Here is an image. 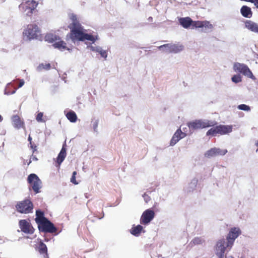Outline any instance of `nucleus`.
Instances as JSON below:
<instances>
[{
  "label": "nucleus",
  "mask_w": 258,
  "mask_h": 258,
  "mask_svg": "<svg viewBox=\"0 0 258 258\" xmlns=\"http://www.w3.org/2000/svg\"><path fill=\"white\" fill-rule=\"evenodd\" d=\"M70 29L71 30L70 33V38L74 41L79 40L84 41L87 40L93 42L96 41V39L93 35L85 33L84 32V29L82 26Z\"/></svg>",
  "instance_id": "1"
},
{
  "label": "nucleus",
  "mask_w": 258,
  "mask_h": 258,
  "mask_svg": "<svg viewBox=\"0 0 258 258\" xmlns=\"http://www.w3.org/2000/svg\"><path fill=\"white\" fill-rule=\"evenodd\" d=\"M24 38L27 40L37 39L40 35V30L35 24H30L27 25L23 33Z\"/></svg>",
  "instance_id": "2"
},
{
  "label": "nucleus",
  "mask_w": 258,
  "mask_h": 258,
  "mask_svg": "<svg viewBox=\"0 0 258 258\" xmlns=\"http://www.w3.org/2000/svg\"><path fill=\"white\" fill-rule=\"evenodd\" d=\"M33 204L29 199L20 201L16 205L17 211L21 214L31 213L33 212Z\"/></svg>",
  "instance_id": "3"
},
{
  "label": "nucleus",
  "mask_w": 258,
  "mask_h": 258,
  "mask_svg": "<svg viewBox=\"0 0 258 258\" xmlns=\"http://www.w3.org/2000/svg\"><path fill=\"white\" fill-rule=\"evenodd\" d=\"M241 231L239 228H231L226 236V246L230 249L232 247L235 240L241 234Z\"/></svg>",
  "instance_id": "4"
},
{
  "label": "nucleus",
  "mask_w": 258,
  "mask_h": 258,
  "mask_svg": "<svg viewBox=\"0 0 258 258\" xmlns=\"http://www.w3.org/2000/svg\"><path fill=\"white\" fill-rule=\"evenodd\" d=\"M38 6V3L34 0L27 1L25 3H22L19 6V8L22 12H28L26 15L28 16H31L33 11L36 9Z\"/></svg>",
  "instance_id": "5"
},
{
  "label": "nucleus",
  "mask_w": 258,
  "mask_h": 258,
  "mask_svg": "<svg viewBox=\"0 0 258 258\" xmlns=\"http://www.w3.org/2000/svg\"><path fill=\"white\" fill-rule=\"evenodd\" d=\"M27 180L30 187L35 193H39L41 188V181L38 176L35 174H30L28 177Z\"/></svg>",
  "instance_id": "6"
},
{
  "label": "nucleus",
  "mask_w": 258,
  "mask_h": 258,
  "mask_svg": "<svg viewBox=\"0 0 258 258\" xmlns=\"http://www.w3.org/2000/svg\"><path fill=\"white\" fill-rule=\"evenodd\" d=\"M214 123L209 120H196L187 123L189 129H200L213 126Z\"/></svg>",
  "instance_id": "7"
},
{
  "label": "nucleus",
  "mask_w": 258,
  "mask_h": 258,
  "mask_svg": "<svg viewBox=\"0 0 258 258\" xmlns=\"http://www.w3.org/2000/svg\"><path fill=\"white\" fill-rule=\"evenodd\" d=\"M39 230L45 233H54L57 228L48 219L38 224Z\"/></svg>",
  "instance_id": "8"
},
{
  "label": "nucleus",
  "mask_w": 258,
  "mask_h": 258,
  "mask_svg": "<svg viewBox=\"0 0 258 258\" xmlns=\"http://www.w3.org/2000/svg\"><path fill=\"white\" fill-rule=\"evenodd\" d=\"M233 68L235 71L240 72L253 80L256 79L248 67L244 64L238 62L235 63Z\"/></svg>",
  "instance_id": "9"
},
{
  "label": "nucleus",
  "mask_w": 258,
  "mask_h": 258,
  "mask_svg": "<svg viewBox=\"0 0 258 258\" xmlns=\"http://www.w3.org/2000/svg\"><path fill=\"white\" fill-rule=\"evenodd\" d=\"M165 48V51L169 53H178L182 51L183 49V46L178 44L167 43L163 44L158 47V49H161Z\"/></svg>",
  "instance_id": "10"
},
{
  "label": "nucleus",
  "mask_w": 258,
  "mask_h": 258,
  "mask_svg": "<svg viewBox=\"0 0 258 258\" xmlns=\"http://www.w3.org/2000/svg\"><path fill=\"white\" fill-rule=\"evenodd\" d=\"M154 217L155 213L153 210L147 209L142 214L140 219V223L146 225L149 223L153 219Z\"/></svg>",
  "instance_id": "11"
},
{
  "label": "nucleus",
  "mask_w": 258,
  "mask_h": 258,
  "mask_svg": "<svg viewBox=\"0 0 258 258\" xmlns=\"http://www.w3.org/2000/svg\"><path fill=\"white\" fill-rule=\"evenodd\" d=\"M19 225L21 231L26 234H32L34 233V229L31 224L26 220H20Z\"/></svg>",
  "instance_id": "12"
},
{
  "label": "nucleus",
  "mask_w": 258,
  "mask_h": 258,
  "mask_svg": "<svg viewBox=\"0 0 258 258\" xmlns=\"http://www.w3.org/2000/svg\"><path fill=\"white\" fill-rule=\"evenodd\" d=\"M225 240L224 239L218 240L216 246V254L218 258H224L226 245L225 246Z\"/></svg>",
  "instance_id": "13"
},
{
  "label": "nucleus",
  "mask_w": 258,
  "mask_h": 258,
  "mask_svg": "<svg viewBox=\"0 0 258 258\" xmlns=\"http://www.w3.org/2000/svg\"><path fill=\"white\" fill-rule=\"evenodd\" d=\"M186 136V134L181 131V130H176L170 141V145L174 146L180 139L183 138Z\"/></svg>",
  "instance_id": "14"
},
{
  "label": "nucleus",
  "mask_w": 258,
  "mask_h": 258,
  "mask_svg": "<svg viewBox=\"0 0 258 258\" xmlns=\"http://www.w3.org/2000/svg\"><path fill=\"white\" fill-rule=\"evenodd\" d=\"M192 28H205V29H212V25L208 21H193L192 26Z\"/></svg>",
  "instance_id": "15"
},
{
  "label": "nucleus",
  "mask_w": 258,
  "mask_h": 258,
  "mask_svg": "<svg viewBox=\"0 0 258 258\" xmlns=\"http://www.w3.org/2000/svg\"><path fill=\"white\" fill-rule=\"evenodd\" d=\"M69 18L72 21V23L70 24L68 27L70 29L82 26L79 21L78 20V18L76 15L72 13L69 15Z\"/></svg>",
  "instance_id": "16"
},
{
  "label": "nucleus",
  "mask_w": 258,
  "mask_h": 258,
  "mask_svg": "<svg viewBox=\"0 0 258 258\" xmlns=\"http://www.w3.org/2000/svg\"><path fill=\"white\" fill-rule=\"evenodd\" d=\"M245 27L250 31L258 33V24L250 20H246L245 23Z\"/></svg>",
  "instance_id": "17"
},
{
  "label": "nucleus",
  "mask_w": 258,
  "mask_h": 258,
  "mask_svg": "<svg viewBox=\"0 0 258 258\" xmlns=\"http://www.w3.org/2000/svg\"><path fill=\"white\" fill-rule=\"evenodd\" d=\"M66 145L63 144L62 147L57 157L56 162L58 164V166H59L60 164L63 162L66 157Z\"/></svg>",
  "instance_id": "18"
},
{
  "label": "nucleus",
  "mask_w": 258,
  "mask_h": 258,
  "mask_svg": "<svg viewBox=\"0 0 258 258\" xmlns=\"http://www.w3.org/2000/svg\"><path fill=\"white\" fill-rule=\"evenodd\" d=\"M179 22L183 28L186 29L188 28L192 24V20L189 17L180 18Z\"/></svg>",
  "instance_id": "19"
},
{
  "label": "nucleus",
  "mask_w": 258,
  "mask_h": 258,
  "mask_svg": "<svg viewBox=\"0 0 258 258\" xmlns=\"http://www.w3.org/2000/svg\"><path fill=\"white\" fill-rule=\"evenodd\" d=\"M12 121L15 127L20 128L24 127L23 121L18 115H14L12 118Z\"/></svg>",
  "instance_id": "20"
},
{
  "label": "nucleus",
  "mask_w": 258,
  "mask_h": 258,
  "mask_svg": "<svg viewBox=\"0 0 258 258\" xmlns=\"http://www.w3.org/2000/svg\"><path fill=\"white\" fill-rule=\"evenodd\" d=\"M52 45L55 48H57L61 51H63L64 50H71L67 46L66 43L62 40H60L58 42H56L53 43Z\"/></svg>",
  "instance_id": "21"
},
{
  "label": "nucleus",
  "mask_w": 258,
  "mask_h": 258,
  "mask_svg": "<svg viewBox=\"0 0 258 258\" xmlns=\"http://www.w3.org/2000/svg\"><path fill=\"white\" fill-rule=\"evenodd\" d=\"M232 130H208L206 135L207 136H216L217 134L225 135L231 132Z\"/></svg>",
  "instance_id": "22"
},
{
  "label": "nucleus",
  "mask_w": 258,
  "mask_h": 258,
  "mask_svg": "<svg viewBox=\"0 0 258 258\" xmlns=\"http://www.w3.org/2000/svg\"><path fill=\"white\" fill-rule=\"evenodd\" d=\"M38 250L40 254L44 255V258H48L47 248L45 244L42 242H40L38 245Z\"/></svg>",
  "instance_id": "23"
},
{
  "label": "nucleus",
  "mask_w": 258,
  "mask_h": 258,
  "mask_svg": "<svg viewBox=\"0 0 258 258\" xmlns=\"http://www.w3.org/2000/svg\"><path fill=\"white\" fill-rule=\"evenodd\" d=\"M240 12L241 15L245 18H250L252 16V13L251 11V9L246 6H243L240 9Z\"/></svg>",
  "instance_id": "24"
},
{
  "label": "nucleus",
  "mask_w": 258,
  "mask_h": 258,
  "mask_svg": "<svg viewBox=\"0 0 258 258\" xmlns=\"http://www.w3.org/2000/svg\"><path fill=\"white\" fill-rule=\"evenodd\" d=\"M36 217L35 218V221L37 224H39L42 222L47 219L46 217H44V212L40 210H36Z\"/></svg>",
  "instance_id": "25"
},
{
  "label": "nucleus",
  "mask_w": 258,
  "mask_h": 258,
  "mask_svg": "<svg viewBox=\"0 0 258 258\" xmlns=\"http://www.w3.org/2000/svg\"><path fill=\"white\" fill-rule=\"evenodd\" d=\"M142 230V226L138 225L137 226L132 227L131 230V233L135 236H138L141 232Z\"/></svg>",
  "instance_id": "26"
},
{
  "label": "nucleus",
  "mask_w": 258,
  "mask_h": 258,
  "mask_svg": "<svg viewBox=\"0 0 258 258\" xmlns=\"http://www.w3.org/2000/svg\"><path fill=\"white\" fill-rule=\"evenodd\" d=\"M66 116L67 118L72 122H76L77 119V115L76 113L73 111H70L68 112L66 114Z\"/></svg>",
  "instance_id": "27"
},
{
  "label": "nucleus",
  "mask_w": 258,
  "mask_h": 258,
  "mask_svg": "<svg viewBox=\"0 0 258 258\" xmlns=\"http://www.w3.org/2000/svg\"><path fill=\"white\" fill-rule=\"evenodd\" d=\"M51 69L50 64L49 63H41L37 67V70L38 71H41L43 70H49Z\"/></svg>",
  "instance_id": "28"
},
{
  "label": "nucleus",
  "mask_w": 258,
  "mask_h": 258,
  "mask_svg": "<svg viewBox=\"0 0 258 258\" xmlns=\"http://www.w3.org/2000/svg\"><path fill=\"white\" fill-rule=\"evenodd\" d=\"M215 148H212L205 153V157L208 158L216 156Z\"/></svg>",
  "instance_id": "29"
},
{
  "label": "nucleus",
  "mask_w": 258,
  "mask_h": 258,
  "mask_svg": "<svg viewBox=\"0 0 258 258\" xmlns=\"http://www.w3.org/2000/svg\"><path fill=\"white\" fill-rule=\"evenodd\" d=\"M45 39L50 42H53L57 40L58 39L56 35H54L52 34H49L45 36Z\"/></svg>",
  "instance_id": "30"
},
{
  "label": "nucleus",
  "mask_w": 258,
  "mask_h": 258,
  "mask_svg": "<svg viewBox=\"0 0 258 258\" xmlns=\"http://www.w3.org/2000/svg\"><path fill=\"white\" fill-rule=\"evenodd\" d=\"M43 116V112H39L36 116V120L39 122H45L46 120Z\"/></svg>",
  "instance_id": "31"
},
{
  "label": "nucleus",
  "mask_w": 258,
  "mask_h": 258,
  "mask_svg": "<svg viewBox=\"0 0 258 258\" xmlns=\"http://www.w3.org/2000/svg\"><path fill=\"white\" fill-rule=\"evenodd\" d=\"M215 150L216 153V156L219 155H224L227 152V150H221L219 148H215Z\"/></svg>",
  "instance_id": "32"
},
{
  "label": "nucleus",
  "mask_w": 258,
  "mask_h": 258,
  "mask_svg": "<svg viewBox=\"0 0 258 258\" xmlns=\"http://www.w3.org/2000/svg\"><path fill=\"white\" fill-rule=\"evenodd\" d=\"M204 242V240L200 237H195L191 241L194 245L201 244Z\"/></svg>",
  "instance_id": "33"
},
{
  "label": "nucleus",
  "mask_w": 258,
  "mask_h": 258,
  "mask_svg": "<svg viewBox=\"0 0 258 258\" xmlns=\"http://www.w3.org/2000/svg\"><path fill=\"white\" fill-rule=\"evenodd\" d=\"M232 81L235 83H237L241 81V78L240 75H235L232 77Z\"/></svg>",
  "instance_id": "34"
},
{
  "label": "nucleus",
  "mask_w": 258,
  "mask_h": 258,
  "mask_svg": "<svg viewBox=\"0 0 258 258\" xmlns=\"http://www.w3.org/2000/svg\"><path fill=\"white\" fill-rule=\"evenodd\" d=\"M238 108L240 110H244V111H249L250 108L249 106L245 104H240L238 106Z\"/></svg>",
  "instance_id": "35"
},
{
  "label": "nucleus",
  "mask_w": 258,
  "mask_h": 258,
  "mask_svg": "<svg viewBox=\"0 0 258 258\" xmlns=\"http://www.w3.org/2000/svg\"><path fill=\"white\" fill-rule=\"evenodd\" d=\"M77 174L76 171H74L73 172V174L72 177L71 178V182L74 183V184H78V182L77 181L76 179V175Z\"/></svg>",
  "instance_id": "36"
},
{
  "label": "nucleus",
  "mask_w": 258,
  "mask_h": 258,
  "mask_svg": "<svg viewBox=\"0 0 258 258\" xmlns=\"http://www.w3.org/2000/svg\"><path fill=\"white\" fill-rule=\"evenodd\" d=\"M97 51L101 55V56L104 58H106L107 56V52L105 51V50H102V49H98L97 50Z\"/></svg>",
  "instance_id": "37"
},
{
  "label": "nucleus",
  "mask_w": 258,
  "mask_h": 258,
  "mask_svg": "<svg viewBox=\"0 0 258 258\" xmlns=\"http://www.w3.org/2000/svg\"><path fill=\"white\" fill-rule=\"evenodd\" d=\"M98 121L97 120H94L92 121V127L95 129L98 127Z\"/></svg>",
  "instance_id": "38"
},
{
  "label": "nucleus",
  "mask_w": 258,
  "mask_h": 258,
  "mask_svg": "<svg viewBox=\"0 0 258 258\" xmlns=\"http://www.w3.org/2000/svg\"><path fill=\"white\" fill-rule=\"evenodd\" d=\"M143 197L146 203H147L150 200V197L145 194L144 195Z\"/></svg>",
  "instance_id": "39"
},
{
  "label": "nucleus",
  "mask_w": 258,
  "mask_h": 258,
  "mask_svg": "<svg viewBox=\"0 0 258 258\" xmlns=\"http://www.w3.org/2000/svg\"><path fill=\"white\" fill-rule=\"evenodd\" d=\"M215 129H228L226 127L224 126H216Z\"/></svg>",
  "instance_id": "40"
},
{
  "label": "nucleus",
  "mask_w": 258,
  "mask_h": 258,
  "mask_svg": "<svg viewBox=\"0 0 258 258\" xmlns=\"http://www.w3.org/2000/svg\"><path fill=\"white\" fill-rule=\"evenodd\" d=\"M24 84V81H22L20 82L19 84V87H21L22 86H23V85Z\"/></svg>",
  "instance_id": "41"
},
{
  "label": "nucleus",
  "mask_w": 258,
  "mask_h": 258,
  "mask_svg": "<svg viewBox=\"0 0 258 258\" xmlns=\"http://www.w3.org/2000/svg\"><path fill=\"white\" fill-rule=\"evenodd\" d=\"M2 120H3V117L1 116V115H0V122H1Z\"/></svg>",
  "instance_id": "42"
},
{
  "label": "nucleus",
  "mask_w": 258,
  "mask_h": 258,
  "mask_svg": "<svg viewBox=\"0 0 258 258\" xmlns=\"http://www.w3.org/2000/svg\"><path fill=\"white\" fill-rule=\"evenodd\" d=\"M31 139H32L30 137V136H29L28 138L29 141H31Z\"/></svg>",
  "instance_id": "43"
},
{
  "label": "nucleus",
  "mask_w": 258,
  "mask_h": 258,
  "mask_svg": "<svg viewBox=\"0 0 258 258\" xmlns=\"http://www.w3.org/2000/svg\"><path fill=\"white\" fill-rule=\"evenodd\" d=\"M256 146L258 147V141L256 143Z\"/></svg>",
  "instance_id": "44"
},
{
  "label": "nucleus",
  "mask_w": 258,
  "mask_h": 258,
  "mask_svg": "<svg viewBox=\"0 0 258 258\" xmlns=\"http://www.w3.org/2000/svg\"><path fill=\"white\" fill-rule=\"evenodd\" d=\"M33 159H35V160H37V158H36L35 157H33Z\"/></svg>",
  "instance_id": "45"
}]
</instances>
